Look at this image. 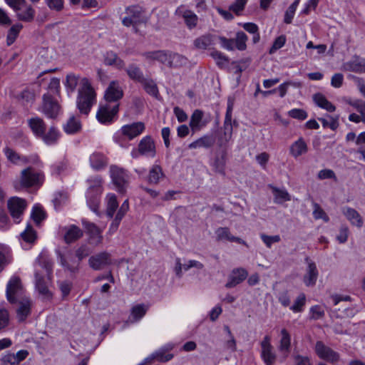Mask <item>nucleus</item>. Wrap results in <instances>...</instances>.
Instances as JSON below:
<instances>
[{
    "instance_id": "603ef678",
    "label": "nucleus",
    "mask_w": 365,
    "mask_h": 365,
    "mask_svg": "<svg viewBox=\"0 0 365 365\" xmlns=\"http://www.w3.org/2000/svg\"><path fill=\"white\" fill-rule=\"evenodd\" d=\"M12 261V256L10 250L3 247L0 249V272L4 269V267L10 264Z\"/></svg>"
},
{
    "instance_id": "13d9d810",
    "label": "nucleus",
    "mask_w": 365,
    "mask_h": 365,
    "mask_svg": "<svg viewBox=\"0 0 365 365\" xmlns=\"http://www.w3.org/2000/svg\"><path fill=\"white\" fill-rule=\"evenodd\" d=\"M235 46L240 51H244L247 48L246 41H247V35L242 32H237L236 38L234 39Z\"/></svg>"
},
{
    "instance_id": "2f4dec72",
    "label": "nucleus",
    "mask_w": 365,
    "mask_h": 365,
    "mask_svg": "<svg viewBox=\"0 0 365 365\" xmlns=\"http://www.w3.org/2000/svg\"><path fill=\"white\" fill-rule=\"evenodd\" d=\"M216 238L218 241L227 240L230 242H235L239 244L246 245V242L240 237H235L231 235L229 228L219 227L215 231Z\"/></svg>"
},
{
    "instance_id": "393cba45",
    "label": "nucleus",
    "mask_w": 365,
    "mask_h": 365,
    "mask_svg": "<svg viewBox=\"0 0 365 365\" xmlns=\"http://www.w3.org/2000/svg\"><path fill=\"white\" fill-rule=\"evenodd\" d=\"M129 210V202L128 200H125L122 205H120L119 210H118L116 215L113 220L112 223L110 225L108 233L112 235L113 232H115L120 223V221L126 214V212Z\"/></svg>"
},
{
    "instance_id": "b1692460",
    "label": "nucleus",
    "mask_w": 365,
    "mask_h": 365,
    "mask_svg": "<svg viewBox=\"0 0 365 365\" xmlns=\"http://www.w3.org/2000/svg\"><path fill=\"white\" fill-rule=\"evenodd\" d=\"M16 11V16L19 20L31 22L35 16V10L31 5L22 4L19 8L14 9Z\"/></svg>"
},
{
    "instance_id": "423d86ee",
    "label": "nucleus",
    "mask_w": 365,
    "mask_h": 365,
    "mask_svg": "<svg viewBox=\"0 0 365 365\" xmlns=\"http://www.w3.org/2000/svg\"><path fill=\"white\" fill-rule=\"evenodd\" d=\"M43 180V173L35 171L31 167L24 169L21 173V184L23 187L41 186Z\"/></svg>"
},
{
    "instance_id": "39448f33",
    "label": "nucleus",
    "mask_w": 365,
    "mask_h": 365,
    "mask_svg": "<svg viewBox=\"0 0 365 365\" xmlns=\"http://www.w3.org/2000/svg\"><path fill=\"white\" fill-rule=\"evenodd\" d=\"M314 351L319 359L331 364H337L341 361L340 354L326 345L322 341L316 342Z\"/></svg>"
},
{
    "instance_id": "0e129e2a",
    "label": "nucleus",
    "mask_w": 365,
    "mask_h": 365,
    "mask_svg": "<svg viewBox=\"0 0 365 365\" xmlns=\"http://www.w3.org/2000/svg\"><path fill=\"white\" fill-rule=\"evenodd\" d=\"M20 98L24 106H30L34 101V93L30 91L25 90L21 92Z\"/></svg>"
},
{
    "instance_id": "412c9836",
    "label": "nucleus",
    "mask_w": 365,
    "mask_h": 365,
    "mask_svg": "<svg viewBox=\"0 0 365 365\" xmlns=\"http://www.w3.org/2000/svg\"><path fill=\"white\" fill-rule=\"evenodd\" d=\"M248 273L244 268L234 269L229 276L228 282L226 283L227 288H232L242 282L247 277Z\"/></svg>"
},
{
    "instance_id": "2eb2a0df",
    "label": "nucleus",
    "mask_w": 365,
    "mask_h": 365,
    "mask_svg": "<svg viewBox=\"0 0 365 365\" xmlns=\"http://www.w3.org/2000/svg\"><path fill=\"white\" fill-rule=\"evenodd\" d=\"M82 224L86 230V232L88 235L89 243L95 246H98L103 241V230L96 225L90 222L85 219L82 220Z\"/></svg>"
},
{
    "instance_id": "20e7f679",
    "label": "nucleus",
    "mask_w": 365,
    "mask_h": 365,
    "mask_svg": "<svg viewBox=\"0 0 365 365\" xmlns=\"http://www.w3.org/2000/svg\"><path fill=\"white\" fill-rule=\"evenodd\" d=\"M125 16L122 20V24L127 27L133 26L135 32H138L137 27L146 21L145 13L141 7L132 6L126 9Z\"/></svg>"
},
{
    "instance_id": "c9c22d12",
    "label": "nucleus",
    "mask_w": 365,
    "mask_h": 365,
    "mask_svg": "<svg viewBox=\"0 0 365 365\" xmlns=\"http://www.w3.org/2000/svg\"><path fill=\"white\" fill-rule=\"evenodd\" d=\"M274 196V202L276 204H282L291 200V195L284 188H278L273 185H269Z\"/></svg>"
},
{
    "instance_id": "4be33fe9",
    "label": "nucleus",
    "mask_w": 365,
    "mask_h": 365,
    "mask_svg": "<svg viewBox=\"0 0 365 365\" xmlns=\"http://www.w3.org/2000/svg\"><path fill=\"white\" fill-rule=\"evenodd\" d=\"M16 314L19 321H24L31 313V302L28 297H22L17 300Z\"/></svg>"
},
{
    "instance_id": "37998d69",
    "label": "nucleus",
    "mask_w": 365,
    "mask_h": 365,
    "mask_svg": "<svg viewBox=\"0 0 365 365\" xmlns=\"http://www.w3.org/2000/svg\"><path fill=\"white\" fill-rule=\"evenodd\" d=\"M106 215L112 218L118 207L117 197L113 193H108L106 197Z\"/></svg>"
},
{
    "instance_id": "473e14b6",
    "label": "nucleus",
    "mask_w": 365,
    "mask_h": 365,
    "mask_svg": "<svg viewBox=\"0 0 365 365\" xmlns=\"http://www.w3.org/2000/svg\"><path fill=\"white\" fill-rule=\"evenodd\" d=\"M28 124L35 136L39 138L46 131V125L43 119L34 117L28 120Z\"/></svg>"
},
{
    "instance_id": "aec40b11",
    "label": "nucleus",
    "mask_w": 365,
    "mask_h": 365,
    "mask_svg": "<svg viewBox=\"0 0 365 365\" xmlns=\"http://www.w3.org/2000/svg\"><path fill=\"white\" fill-rule=\"evenodd\" d=\"M305 261L307 263V267L303 280L306 286H313L316 284L319 275L317 265L308 257L305 259Z\"/></svg>"
},
{
    "instance_id": "e2e57ef3",
    "label": "nucleus",
    "mask_w": 365,
    "mask_h": 365,
    "mask_svg": "<svg viewBox=\"0 0 365 365\" xmlns=\"http://www.w3.org/2000/svg\"><path fill=\"white\" fill-rule=\"evenodd\" d=\"M248 0H235L230 6V11L234 12L236 15L239 16L244 10Z\"/></svg>"
},
{
    "instance_id": "6e6d98bb",
    "label": "nucleus",
    "mask_w": 365,
    "mask_h": 365,
    "mask_svg": "<svg viewBox=\"0 0 365 365\" xmlns=\"http://www.w3.org/2000/svg\"><path fill=\"white\" fill-rule=\"evenodd\" d=\"M306 302V296L301 293L295 299L294 304L289 307V309L295 313L302 312Z\"/></svg>"
},
{
    "instance_id": "a18cd8bd",
    "label": "nucleus",
    "mask_w": 365,
    "mask_h": 365,
    "mask_svg": "<svg viewBox=\"0 0 365 365\" xmlns=\"http://www.w3.org/2000/svg\"><path fill=\"white\" fill-rule=\"evenodd\" d=\"M46 145H53L56 143L59 138L58 130L53 126L49 128L48 132L43 133V135L39 137Z\"/></svg>"
},
{
    "instance_id": "ea45409f",
    "label": "nucleus",
    "mask_w": 365,
    "mask_h": 365,
    "mask_svg": "<svg viewBox=\"0 0 365 365\" xmlns=\"http://www.w3.org/2000/svg\"><path fill=\"white\" fill-rule=\"evenodd\" d=\"M148 307L143 304L133 306L131 309L130 315L128 320L132 323L139 321L145 316Z\"/></svg>"
},
{
    "instance_id": "052dcab7",
    "label": "nucleus",
    "mask_w": 365,
    "mask_h": 365,
    "mask_svg": "<svg viewBox=\"0 0 365 365\" xmlns=\"http://www.w3.org/2000/svg\"><path fill=\"white\" fill-rule=\"evenodd\" d=\"M313 217L315 220H323L325 222L329 221V217L324 210L317 203L314 204Z\"/></svg>"
},
{
    "instance_id": "49530a36",
    "label": "nucleus",
    "mask_w": 365,
    "mask_h": 365,
    "mask_svg": "<svg viewBox=\"0 0 365 365\" xmlns=\"http://www.w3.org/2000/svg\"><path fill=\"white\" fill-rule=\"evenodd\" d=\"M81 128V123L75 116L70 117L66 124L63 126L65 132L68 134L76 133L78 132Z\"/></svg>"
},
{
    "instance_id": "774afa93",
    "label": "nucleus",
    "mask_w": 365,
    "mask_h": 365,
    "mask_svg": "<svg viewBox=\"0 0 365 365\" xmlns=\"http://www.w3.org/2000/svg\"><path fill=\"white\" fill-rule=\"evenodd\" d=\"M66 169V163L64 161L56 162L51 166V174L53 175H59Z\"/></svg>"
},
{
    "instance_id": "de8ad7c7",
    "label": "nucleus",
    "mask_w": 365,
    "mask_h": 365,
    "mask_svg": "<svg viewBox=\"0 0 365 365\" xmlns=\"http://www.w3.org/2000/svg\"><path fill=\"white\" fill-rule=\"evenodd\" d=\"M128 76L133 80L141 83L145 78L143 71L135 64H130L126 69Z\"/></svg>"
},
{
    "instance_id": "79ce46f5",
    "label": "nucleus",
    "mask_w": 365,
    "mask_h": 365,
    "mask_svg": "<svg viewBox=\"0 0 365 365\" xmlns=\"http://www.w3.org/2000/svg\"><path fill=\"white\" fill-rule=\"evenodd\" d=\"M215 36L212 34L202 35L194 41V46L197 49L205 50L214 44Z\"/></svg>"
},
{
    "instance_id": "a878e982",
    "label": "nucleus",
    "mask_w": 365,
    "mask_h": 365,
    "mask_svg": "<svg viewBox=\"0 0 365 365\" xmlns=\"http://www.w3.org/2000/svg\"><path fill=\"white\" fill-rule=\"evenodd\" d=\"M58 258L61 265L71 272H76L78 269L79 262H76L71 254L62 255L58 252Z\"/></svg>"
},
{
    "instance_id": "4d7b16f0",
    "label": "nucleus",
    "mask_w": 365,
    "mask_h": 365,
    "mask_svg": "<svg viewBox=\"0 0 365 365\" xmlns=\"http://www.w3.org/2000/svg\"><path fill=\"white\" fill-rule=\"evenodd\" d=\"M210 56L220 68L226 66L229 63V58L220 51H214L211 52Z\"/></svg>"
},
{
    "instance_id": "ddd939ff",
    "label": "nucleus",
    "mask_w": 365,
    "mask_h": 365,
    "mask_svg": "<svg viewBox=\"0 0 365 365\" xmlns=\"http://www.w3.org/2000/svg\"><path fill=\"white\" fill-rule=\"evenodd\" d=\"M39 110L48 118H55L60 113V106L50 94L46 93L43 96V103Z\"/></svg>"
},
{
    "instance_id": "f257e3e1",
    "label": "nucleus",
    "mask_w": 365,
    "mask_h": 365,
    "mask_svg": "<svg viewBox=\"0 0 365 365\" xmlns=\"http://www.w3.org/2000/svg\"><path fill=\"white\" fill-rule=\"evenodd\" d=\"M96 102V93L88 78H83L78 91L76 106L81 114L88 115Z\"/></svg>"
},
{
    "instance_id": "69168bd1",
    "label": "nucleus",
    "mask_w": 365,
    "mask_h": 365,
    "mask_svg": "<svg viewBox=\"0 0 365 365\" xmlns=\"http://www.w3.org/2000/svg\"><path fill=\"white\" fill-rule=\"evenodd\" d=\"M260 238L268 248H271L273 243L279 242L281 240V237L278 235L269 236L265 234H261Z\"/></svg>"
},
{
    "instance_id": "0eeeda50",
    "label": "nucleus",
    "mask_w": 365,
    "mask_h": 365,
    "mask_svg": "<svg viewBox=\"0 0 365 365\" xmlns=\"http://www.w3.org/2000/svg\"><path fill=\"white\" fill-rule=\"evenodd\" d=\"M234 101L231 98H228L227 106L225 120L223 123V134L220 136L218 142L220 146L228 143L232 136V115L233 110Z\"/></svg>"
},
{
    "instance_id": "72a5a7b5",
    "label": "nucleus",
    "mask_w": 365,
    "mask_h": 365,
    "mask_svg": "<svg viewBox=\"0 0 365 365\" xmlns=\"http://www.w3.org/2000/svg\"><path fill=\"white\" fill-rule=\"evenodd\" d=\"M308 151L307 144L302 138L294 142L289 148L290 154L294 158L299 157Z\"/></svg>"
},
{
    "instance_id": "6e6552de",
    "label": "nucleus",
    "mask_w": 365,
    "mask_h": 365,
    "mask_svg": "<svg viewBox=\"0 0 365 365\" xmlns=\"http://www.w3.org/2000/svg\"><path fill=\"white\" fill-rule=\"evenodd\" d=\"M27 207L26 200L19 197H12L8 200L7 207L14 222L19 223L24 210Z\"/></svg>"
},
{
    "instance_id": "6ab92c4d",
    "label": "nucleus",
    "mask_w": 365,
    "mask_h": 365,
    "mask_svg": "<svg viewBox=\"0 0 365 365\" xmlns=\"http://www.w3.org/2000/svg\"><path fill=\"white\" fill-rule=\"evenodd\" d=\"M292 348V336L290 333L285 328L282 329L279 333V339L277 349L284 357H287Z\"/></svg>"
},
{
    "instance_id": "8fccbe9b",
    "label": "nucleus",
    "mask_w": 365,
    "mask_h": 365,
    "mask_svg": "<svg viewBox=\"0 0 365 365\" xmlns=\"http://www.w3.org/2000/svg\"><path fill=\"white\" fill-rule=\"evenodd\" d=\"M145 91L150 96L158 98L159 91L156 83L152 79L144 78L141 82Z\"/></svg>"
},
{
    "instance_id": "a211bd4d",
    "label": "nucleus",
    "mask_w": 365,
    "mask_h": 365,
    "mask_svg": "<svg viewBox=\"0 0 365 365\" xmlns=\"http://www.w3.org/2000/svg\"><path fill=\"white\" fill-rule=\"evenodd\" d=\"M112 263L110 255L103 252L91 256L88 259L90 267L95 270H100Z\"/></svg>"
},
{
    "instance_id": "f3484780",
    "label": "nucleus",
    "mask_w": 365,
    "mask_h": 365,
    "mask_svg": "<svg viewBox=\"0 0 365 365\" xmlns=\"http://www.w3.org/2000/svg\"><path fill=\"white\" fill-rule=\"evenodd\" d=\"M175 14L184 19L185 24L189 29L195 28L198 23V16L185 5L179 6L175 10Z\"/></svg>"
},
{
    "instance_id": "f03ea898",
    "label": "nucleus",
    "mask_w": 365,
    "mask_h": 365,
    "mask_svg": "<svg viewBox=\"0 0 365 365\" xmlns=\"http://www.w3.org/2000/svg\"><path fill=\"white\" fill-rule=\"evenodd\" d=\"M53 266L49 262H38L35 267V287L40 294L45 298L51 297L48 289Z\"/></svg>"
},
{
    "instance_id": "7c9ffc66",
    "label": "nucleus",
    "mask_w": 365,
    "mask_h": 365,
    "mask_svg": "<svg viewBox=\"0 0 365 365\" xmlns=\"http://www.w3.org/2000/svg\"><path fill=\"white\" fill-rule=\"evenodd\" d=\"M89 161L91 168L95 170H103L108 165L107 158L103 153L98 152L91 155Z\"/></svg>"
},
{
    "instance_id": "09e8293b",
    "label": "nucleus",
    "mask_w": 365,
    "mask_h": 365,
    "mask_svg": "<svg viewBox=\"0 0 365 365\" xmlns=\"http://www.w3.org/2000/svg\"><path fill=\"white\" fill-rule=\"evenodd\" d=\"M187 63V58L180 54L171 52L170 59L168 63L170 68H179L186 65Z\"/></svg>"
},
{
    "instance_id": "5701e85b",
    "label": "nucleus",
    "mask_w": 365,
    "mask_h": 365,
    "mask_svg": "<svg viewBox=\"0 0 365 365\" xmlns=\"http://www.w3.org/2000/svg\"><path fill=\"white\" fill-rule=\"evenodd\" d=\"M145 130V125L142 122L133 123L130 125H123L121 128L123 135L130 140L140 135Z\"/></svg>"
},
{
    "instance_id": "4468645a",
    "label": "nucleus",
    "mask_w": 365,
    "mask_h": 365,
    "mask_svg": "<svg viewBox=\"0 0 365 365\" xmlns=\"http://www.w3.org/2000/svg\"><path fill=\"white\" fill-rule=\"evenodd\" d=\"M123 96V91L120 85V83L117 81H111L104 93V98L106 103L110 104L118 103V101L120 100Z\"/></svg>"
},
{
    "instance_id": "7ed1b4c3",
    "label": "nucleus",
    "mask_w": 365,
    "mask_h": 365,
    "mask_svg": "<svg viewBox=\"0 0 365 365\" xmlns=\"http://www.w3.org/2000/svg\"><path fill=\"white\" fill-rule=\"evenodd\" d=\"M89 187L87 192V203L92 211L97 212L99 195L101 193L102 178L100 176L92 177L88 180Z\"/></svg>"
},
{
    "instance_id": "dca6fc26",
    "label": "nucleus",
    "mask_w": 365,
    "mask_h": 365,
    "mask_svg": "<svg viewBox=\"0 0 365 365\" xmlns=\"http://www.w3.org/2000/svg\"><path fill=\"white\" fill-rule=\"evenodd\" d=\"M110 177L114 185L118 187L120 192H124L128 182V175L125 170L115 165H111L110 168Z\"/></svg>"
},
{
    "instance_id": "c03bdc74",
    "label": "nucleus",
    "mask_w": 365,
    "mask_h": 365,
    "mask_svg": "<svg viewBox=\"0 0 365 365\" xmlns=\"http://www.w3.org/2000/svg\"><path fill=\"white\" fill-rule=\"evenodd\" d=\"M313 100L319 107L327 110L328 112H334L336 110V107L322 93L314 94Z\"/></svg>"
},
{
    "instance_id": "5fc2aeb1",
    "label": "nucleus",
    "mask_w": 365,
    "mask_h": 365,
    "mask_svg": "<svg viewBox=\"0 0 365 365\" xmlns=\"http://www.w3.org/2000/svg\"><path fill=\"white\" fill-rule=\"evenodd\" d=\"M226 164V156L225 154L222 155L220 157H216L212 163V166L214 170L221 175H225V168Z\"/></svg>"
},
{
    "instance_id": "864d4df0",
    "label": "nucleus",
    "mask_w": 365,
    "mask_h": 365,
    "mask_svg": "<svg viewBox=\"0 0 365 365\" xmlns=\"http://www.w3.org/2000/svg\"><path fill=\"white\" fill-rule=\"evenodd\" d=\"M22 28H23V25L19 23L13 25L10 28V29L8 31L7 38H6L7 44L9 46L11 45L15 41V40L18 37L19 34L21 31V30L22 29Z\"/></svg>"
},
{
    "instance_id": "338daca9",
    "label": "nucleus",
    "mask_w": 365,
    "mask_h": 365,
    "mask_svg": "<svg viewBox=\"0 0 365 365\" xmlns=\"http://www.w3.org/2000/svg\"><path fill=\"white\" fill-rule=\"evenodd\" d=\"M31 216L34 222L38 224L45 218V212L40 207L34 206Z\"/></svg>"
},
{
    "instance_id": "a19ab883",
    "label": "nucleus",
    "mask_w": 365,
    "mask_h": 365,
    "mask_svg": "<svg viewBox=\"0 0 365 365\" xmlns=\"http://www.w3.org/2000/svg\"><path fill=\"white\" fill-rule=\"evenodd\" d=\"M83 236L82 230L76 225H71L66 228L64 240L66 243H71Z\"/></svg>"
},
{
    "instance_id": "1a4fd4ad",
    "label": "nucleus",
    "mask_w": 365,
    "mask_h": 365,
    "mask_svg": "<svg viewBox=\"0 0 365 365\" xmlns=\"http://www.w3.org/2000/svg\"><path fill=\"white\" fill-rule=\"evenodd\" d=\"M140 155L150 158L155 156V143L150 136L144 137L140 141L138 150H133L131 152V156L133 158H137Z\"/></svg>"
},
{
    "instance_id": "4c0bfd02",
    "label": "nucleus",
    "mask_w": 365,
    "mask_h": 365,
    "mask_svg": "<svg viewBox=\"0 0 365 365\" xmlns=\"http://www.w3.org/2000/svg\"><path fill=\"white\" fill-rule=\"evenodd\" d=\"M104 63L113 66L118 69H122L125 66L124 61L113 51H108L104 56Z\"/></svg>"
},
{
    "instance_id": "c85d7f7f",
    "label": "nucleus",
    "mask_w": 365,
    "mask_h": 365,
    "mask_svg": "<svg viewBox=\"0 0 365 365\" xmlns=\"http://www.w3.org/2000/svg\"><path fill=\"white\" fill-rule=\"evenodd\" d=\"M3 153L5 155L8 161L14 165L26 164L29 162L27 158L24 155H21L19 153L16 152L14 149L9 147H5L3 150Z\"/></svg>"
},
{
    "instance_id": "bb28decb",
    "label": "nucleus",
    "mask_w": 365,
    "mask_h": 365,
    "mask_svg": "<svg viewBox=\"0 0 365 365\" xmlns=\"http://www.w3.org/2000/svg\"><path fill=\"white\" fill-rule=\"evenodd\" d=\"M343 69L355 73L365 72V59L355 57L343 64Z\"/></svg>"
},
{
    "instance_id": "f8f14e48",
    "label": "nucleus",
    "mask_w": 365,
    "mask_h": 365,
    "mask_svg": "<svg viewBox=\"0 0 365 365\" xmlns=\"http://www.w3.org/2000/svg\"><path fill=\"white\" fill-rule=\"evenodd\" d=\"M260 346L261 358L265 365H274L277 359V355L271 344V336L269 335L264 336L260 343Z\"/></svg>"
},
{
    "instance_id": "3c124183",
    "label": "nucleus",
    "mask_w": 365,
    "mask_h": 365,
    "mask_svg": "<svg viewBox=\"0 0 365 365\" xmlns=\"http://www.w3.org/2000/svg\"><path fill=\"white\" fill-rule=\"evenodd\" d=\"M21 237L24 242L32 244L36 241L37 235L34 228L30 225H28L26 229L21 233Z\"/></svg>"
},
{
    "instance_id": "e433bc0d",
    "label": "nucleus",
    "mask_w": 365,
    "mask_h": 365,
    "mask_svg": "<svg viewBox=\"0 0 365 365\" xmlns=\"http://www.w3.org/2000/svg\"><path fill=\"white\" fill-rule=\"evenodd\" d=\"M82 78L79 75L73 73L66 75L64 85L68 94L74 93L78 85L81 87Z\"/></svg>"
},
{
    "instance_id": "9d476101",
    "label": "nucleus",
    "mask_w": 365,
    "mask_h": 365,
    "mask_svg": "<svg viewBox=\"0 0 365 365\" xmlns=\"http://www.w3.org/2000/svg\"><path fill=\"white\" fill-rule=\"evenodd\" d=\"M119 103L110 104L106 103L101 105L96 113L98 120L101 123H111L118 112Z\"/></svg>"
},
{
    "instance_id": "680f3d73",
    "label": "nucleus",
    "mask_w": 365,
    "mask_h": 365,
    "mask_svg": "<svg viewBox=\"0 0 365 365\" xmlns=\"http://www.w3.org/2000/svg\"><path fill=\"white\" fill-rule=\"evenodd\" d=\"M329 120H327L326 118H320L319 120L322 123L323 127H329L333 130H336L339 126V116L333 117L329 115Z\"/></svg>"
},
{
    "instance_id": "58836bf2",
    "label": "nucleus",
    "mask_w": 365,
    "mask_h": 365,
    "mask_svg": "<svg viewBox=\"0 0 365 365\" xmlns=\"http://www.w3.org/2000/svg\"><path fill=\"white\" fill-rule=\"evenodd\" d=\"M164 178L165 175L162 168L158 165H153L149 171L148 182L150 184L157 185Z\"/></svg>"
},
{
    "instance_id": "cd10ccee",
    "label": "nucleus",
    "mask_w": 365,
    "mask_h": 365,
    "mask_svg": "<svg viewBox=\"0 0 365 365\" xmlns=\"http://www.w3.org/2000/svg\"><path fill=\"white\" fill-rule=\"evenodd\" d=\"M342 213L352 225L356 226L357 227H362L363 219L355 209L345 207L342 209Z\"/></svg>"
},
{
    "instance_id": "f704fd0d",
    "label": "nucleus",
    "mask_w": 365,
    "mask_h": 365,
    "mask_svg": "<svg viewBox=\"0 0 365 365\" xmlns=\"http://www.w3.org/2000/svg\"><path fill=\"white\" fill-rule=\"evenodd\" d=\"M203 115V112L198 109L192 113L190 120V126L193 132L200 130L206 125V122L202 120Z\"/></svg>"
},
{
    "instance_id": "9b49d317",
    "label": "nucleus",
    "mask_w": 365,
    "mask_h": 365,
    "mask_svg": "<svg viewBox=\"0 0 365 365\" xmlns=\"http://www.w3.org/2000/svg\"><path fill=\"white\" fill-rule=\"evenodd\" d=\"M24 290L21 283V280L18 277L14 276L9 281L6 286L7 299L11 303H15L22 297Z\"/></svg>"
},
{
    "instance_id": "bf43d9fd",
    "label": "nucleus",
    "mask_w": 365,
    "mask_h": 365,
    "mask_svg": "<svg viewBox=\"0 0 365 365\" xmlns=\"http://www.w3.org/2000/svg\"><path fill=\"white\" fill-rule=\"evenodd\" d=\"M299 4V0H295L287 9L284 14V23L289 24L292 23V19L294 16L296 9Z\"/></svg>"
},
{
    "instance_id": "c756f323",
    "label": "nucleus",
    "mask_w": 365,
    "mask_h": 365,
    "mask_svg": "<svg viewBox=\"0 0 365 365\" xmlns=\"http://www.w3.org/2000/svg\"><path fill=\"white\" fill-rule=\"evenodd\" d=\"M215 142V139L212 135H205L196 140L189 144L188 148L190 149H197V148H210Z\"/></svg>"
}]
</instances>
